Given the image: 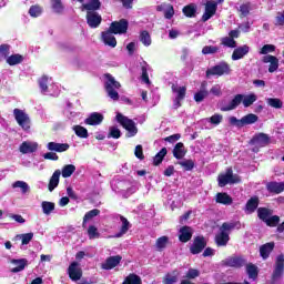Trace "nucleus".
I'll return each mask as SVG.
<instances>
[{
  "mask_svg": "<svg viewBox=\"0 0 284 284\" xmlns=\"http://www.w3.org/2000/svg\"><path fill=\"white\" fill-rule=\"evenodd\" d=\"M106 81L104 83L105 92L108 93V97L112 99V101H119V90L121 88V82L116 81L114 77L110 73L104 74ZM115 89V90H114Z\"/></svg>",
  "mask_w": 284,
  "mask_h": 284,
  "instance_id": "nucleus-1",
  "label": "nucleus"
},
{
  "mask_svg": "<svg viewBox=\"0 0 284 284\" xmlns=\"http://www.w3.org/2000/svg\"><path fill=\"white\" fill-rule=\"evenodd\" d=\"M116 121L126 130V139H131V136H136L139 134V129L136 128V123L134 121L121 113L116 114Z\"/></svg>",
  "mask_w": 284,
  "mask_h": 284,
  "instance_id": "nucleus-2",
  "label": "nucleus"
},
{
  "mask_svg": "<svg viewBox=\"0 0 284 284\" xmlns=\"http://www.w3.org/2000/svg\"><path fill=\"white\" fill-rule=\"evenodd\" d=\"M241 181V178L234 174L232 168L226 169L225 173H221L217 176L219 187H225V185H234Z\"/></svg>",
  "mask_w": 284,
  "mask_h": 284,
  "instance_id": "nucleus-3",
  "label": "nucleus"
},
{
  "mask_svg": "<svg viewBox=\"0 0 284 284\" xmlns=\"http://www.w3.org/2000/svg\"><path fill=\"white\" fill-rule=\"evenodd\" d=\"M250 145H253L252 152L258 153L261 148H267L272 143V138L267 133H257L250 140Z\"/></svg>",
  "mask_w": 284,
  "mask_h": 284,
  "instance_id": "nucleus-4",
  "label": "nucleus"
},
{
  "mask_svg": "<svg viewBox=\"0 0 284 284\" xmlns=\"http://www.w3.org/2000/svg\"><path fill=\"white\" fill-rule=\"evenodd\" d=\"M258 122V115L254 113H248L242 116L240 120L236 116H230L229 123L230 125H235V128H245V125H254V123Z\"/></svg>",
  "mask_w": 284,
  "mask_h": 284,
  "instance_id": "nucleus-5",
  "label": "nucleus"
},
{
  "mask_svg": "<svg viewBox=\"0 0 284 284\" xmlns=\"http://www.w3.org/2000/svg\"><path fill=\"white\" fill-rule=\"evenodd\" d=\"M13 115H14V119H16L18 125H20V128H22V130L28 132V130H30V124H31L30 115H28V113H26L21 109H14Z\"/></svg>",
  "mask_w": 284,
  "mask_h": 284,
  "instance_id": "nucleus-6",
  "label": "nucleus"
},
{
  "mask_svg": "<svg viewBox=\"0 0 284 284\" xmlns=\"http://www.w3.org/2000/svg\"><path fill=\"white\" fill-rule=\"evenodd\" d=\"M230 72H232L230 64H227V62H221L220 64L207 69L206 77L207 79H210V77H223V74H230Z\"/></svg>",
  "mask_w": 284,
  "mask_h": 284,
  "instance_id": "nucleus-7",
  "label": "nucleus"
},
{
  "mask_svg": "<svg viewBox=\"0 0 284 284\" xmlns=\"http://www.w3.org/2000/svg\"><path fill=\"white\" fill-rule=\"evenodd\" d=\"M223 267H235V270H241L247 265V261L242 256H230L222 261Z\"/></svg>",
  "mask_w": 284,
  "mask_h": 284,
  "instance_id": "nucleus-8",
  "label": "nucleus"
},
{
  "mask_svg": "<svg viewBox=\"0 0 284 284\" xmlns=\"http://www.w3.org/2000/svg\"><path fill=\"white\" fill-rule=\"evenodd\" d=\"M129 26L130 23L126 19H121L119 21H113L109 27V31L113 34H125Z\"/></svg>",
  "mask_w": 284,
  "mask_h": 284,
  "instance_id": "nucleus-9",
  "label": "nucleus"
},
{
  "mask_svg": "<svg viewBox=\"0 0 284 284\" xmlns=\"http://www.w3.org/2000/svg\"><path fill=\"white\" fill-rule=\"evenodd\" d=\"M205 247H207V241H205L203 235H199L194 237L193 243L190 246V252L193 255L201 254Z\"/></svg>",
  "mask_w": 284,
  "mask_h": 284,
  "instance_id": "nucleus-10",
  "label": "nucleus"
},
{
  "mask_svg": "<svg viewBox=\"0 0 284 284\" xmlns=\"http://www.w3.org/2000/svg\"><path fill=\"white\" fill-rule=\"evenodd\" d=\"M219 9V2L215 1H207L205 3V11L202 16L201 21L205 23L206 21H210L214 14H216V10Z\"/></svg>",
  "mask_w": 284,
  "mask_h": 284,
  "instance_id": "nucleus-11",
  "label": "nucleus"
},
{
  "mask_svg": "<svg viewBox=\"0 0 284 284\" xmlns=\"http://www.w3.org/2000/svg\"><path fill=\"white\" fill-rule=\"evenodd\" d=\"M69 278L77 283V281H81L83 277V270L79 267V262H72L68 267Z\"/></svg>",
  "mask_w": 284,
  "mask_h": 284,
  "instance_id": "nucleus-12",
  "label": "nucleus"
},
{
  "mask_svg": "<svg viewBox=\"0 0 284 284\" xmlns=\"http://www.w3.org/2000/svg\"><path fill=\"white\" fill-rule=\"evenodd\" d=\"M103 18L97 11H87V23L89 28L95 29L101 26Z\"/></svg>",
  "mask_w": 284,
  "mask_h": 284,
  "instance_id": "nucleus-13",
  "label": "nucleus"
},
{
  "mask_svg": "<svg viewBox=\"0 0 284 284\" xmlns=\"http://www.w3.org/2000/svg\"><path fill=\"white\" fill-rule=\"evenodd\" d=\"M284 274V254L277 255L275 260V267L272 274V280L277 281Z\"/></svg>",
  "mask_w": 284,
  "mask_h": 284,
  "instance_id": "nucleus-14",
  "label": "nucleus"
},
{
  "mask_svg": "<svg viewBox=\"0 0 284 284\" xmlns=\"http://www.w3.org/2000/svg\"><path fill=\"white\" fill-rule=\"evenodd\" d=\"M122 260L123 257L121 255L110 256L104 263H102L101 267L102 270H114V267H116Z\"/></svg>",
  "mask_w": 284,
  "mask_h": 284,
  "instance_id": "nucleus-15",
  "label": "nucleus"
},
{
  "mask_svg": "<svg viewBox=\"0 0 284 284\" xmlns=\"http://www.w3.org/2000/svg\"><path fill=\"white\" fill-rule=\"evenodd\" d=\"M179 232V241L181 243H189V241H192V236L194 234L192 226L184 225L180 229Z\"/></svg>",
  "mask_w": 284,
  "mask_h": 284,
  "instance_id": "nucleus-16",
  "label": "nucleus"
},
{
  "mask_svg": "<svg viewBox=\"0 0 284 284\" xmlns=\"http://www.w3.org/2000/svg\"><path fill=\"white\" fill-rule=\"evenodd\" d=\"M214 241L217 247H225L230 243V233L224 230H220L215 235Z\"/></svg>",
  "mask_w": 284,
  "mask_h": 284,
  "instance_id": "nucleus-17",
  "label": "nucleus"
},
{
  "mask_svg": "<svg viewBox=\"0 0 284 284\" xmlns=\"http://www.w3.org/2000/svg\"><path fill=\"white\" fill-rule=\"evenodd\" d=\"M103 116L100 112H92L85 120V125H101L103 123Z\"/></svg>",
  "mask_w": 284,
  "mask_h": 284,
  "instance_id": "nucleus-18",
  "label": "nucleus"
},
{
  "mask_svg": "<svg viewBox=\"0 0 284 284\" xmlns=\"http://www.w3.org/2000/svg\"><path fill=\"white\" fill-rule=\"evenodd\" d=\"M261 203V200L258 199V196L254 195L251 199L247 200L246 204H245V212L247 214H254V212H256V210H258V205Z\"/></svg>",
  "mask_w": 284,
  "mask_h": 284,
  "instance_id": "nucleus-19",
  "label": "nucleus"
},
{
  "mask_svg": "<svg viewBox=\"0 0 284 284\" xmlns=\"http://www.w3.org/2000/svg\"><path fill=\"white\" fill-rule=\"evenodd\" d=\"M262 61L264 63H270L268 65V72L274 73L276 70H278V58L276 55L267 54L262 58Z\"/></svg>",
  "mask_w": 284,
  "mask_h": 284,
  "instance_id": "nucleus-20",
  "label": "nucleus"
},
{
  "mask_svg": "<svg viewBox=\"0 0 284 284\" xmlns=\"http://www.w3.org/2000/svg\"><path fill=\"white\" fill-rule=\"evenodd\" d=\"M47 150L50 152H68L70 150V144L68 143H57V142H49L47 144Z\"/></svg>",
  "mask_w": 284,
  "mask_h": 284,
  "instance_id": "nucleus-21",
  "label": "nucleus"
},
{
  "mask_svg": "<svg viewBox=\"0 0 284 284\" xmlns=\"http://www.w3.org/2000/svg\"><path fill=\"white\" fill-rule=\"evenodd\" d=\"M243 103V94H236L231 102L221 109L222 112H230L232 110H236L237 105Z\"/></svg>",
  "mask_w": 284,
  "mask_h": 284,
  "instance_id": "nucleus-22",
  "label": "nucleus"
},
{
  "mask_svg": "<svg viewBox=\"0 0 284 284\" xmlns=\"http://www.w3.org/2000/svg\"><path fill=\"white\" fill-rule=\"evenodd\" d=\"M250 53V47L247 44H244L242 47L236 48L232 53V60L239 61L243 59L246 54Z\"/></svg>",
  "mask_w": 284,
  "mask_h": 284,
  "instance_id": "nucleus-23",
  "label": "nucleus"
},
{
  "mask_svg": "<svg viewBox=\"0 0 284 284\" xmlns=\"http://www.w3.org/2000/svg\"><path fill=\"white\" fill-rule=\"evenodd\" d=\"M102 41L105 45H109L110 48H116V38L113 36L110 29L102 32Z\"/></svg>",
  "mask_w": 284,
  "mask_h": 284,
  "instance_id": "nucleus-24",
  "label": "nucleus"
},
{
  "mask_svg": "<svg viewBox=\"0 0 284 284\" xmlns=\"http://www.w3.org/2000/svg\"><path fill=\"white\" fill-rule=\"evenodd\" d=\"M179 276H181V272L179 270H173L171 273H166L162 280L163 284H175L179 283Z\"/></svg>",
  "mask_w": 284,
  "mask_h": 284,
  "instance_id": "nucleus-25",
  "label": "nucleus"
},
{
  "mask_svg": "<svg viewBox=\"0 0 284 284\" xmlns=\"http://www.w3.org/2000/svg\"><path fill=\"white\" fill-rule=\"evenodd\" d=\"M215 202L220 203V205H232V203H234V199L225 192H219L215 195Z\"/></svg>",
  "mask_w": 284,
  "mask_h": 284,
  "instance_id": "nucleus-26",
  "label": "nucleus"
},
{
  "mask_svg": "<svg viewBox=\"0 0 284 284\" xmlns=\"http://www.w3.org/2000/svg\"><path fill=\"white\" fill-rule=\"evenodd\" d=\"M59 179H61V170H55L49 180L48 190L54 192L59 187Z\"/></svg>",
  "mask_w": 284,
  "mask_h": 284,
  "instance_id": "nucleus-27",
  "label": "nucleus"
},
{
  "mask_svg": "<svg viewBox=\"0 0 284 284\" xmlns=\"http://www.w3.org/2000/svg\"><path fill=\"white\" fill-rule=\"evenodd\" d=\"M266 190L270 194H281V192H284V182H268Z\"/></svg>",
  "mask_w": 284,
  "mask_h": 284,
  "instance_id": "nucleus-28",
  "label": "nucleus"
},
{
  "mask_svg": "<svg viewBox=\"0 0 284 284\" xmlns=\"http://www.w3.org/2000/svg\"><path fill=\"white\" fill-rule=\"evenodd\" d=\"M120 221L122 225L120 227V232L113 236L114 239H121V236L128 234V231L132 227V224H130V221H128L125 216L120 215Z\"/></svg>",
  "mask_w": 284,
  "mask_h": 284,
  "instance_id": "nucleus-29",
  "label": "nucleus"
},
{
  "mask_svg": "<svg viewBox=\"0 0 284 284\" xmlns=\"http://www.w3.org/2000/svg\"><path fill=\"white\" fill-rule=\"evenodd\" d=\"M186 154H187V150L185 149V144H183V142L176 143L173 149L174 159H178V161H181V159H183Z\"/></svg>",
  "mask_w": 284,
  "mask_h": 284,
  "instance_id": "nucleus-30",
  "label": "nucleus"
},
{
  "mask_svg": "<svg viewBox=\"0 0 284 284\" xmlns=\"http://www.w3.org/2000/svg\"><path fill=\"white\" fill-rule=\"evenodd\" d=\"M38 148L39 144L24 141L21 143L19 150L21 154H32Z\"/></svg>",
  "mask_w": 284,
  "mask_h": 284,
  "instance_id": "nucleus-31",
  "label": "nucleus"
},
{
  "mask_svg": "<svg viewBox=\"0 0 284 284\" xmlns=\"http://www.w3.org/2000/svg\"><path fill=\"white\" fill-rule=\"evenodd\" d=\"M274 242H268L266 244H263L260 247V256H262V258L267 260L270 258V254H272V252H274Z\"/></svg>",
  "mask_w": 284,
  "mask_h": 284,
  "instance_id": "nucleus-32",
  "label": "nucleus"
},
{
  "mask_svg": "<svg viewBox=\"0 0 284 284\" xmlns=\"http://www.w3.org/2000/svg\"><path fill=\"white\" fill-rule=\"evenodd\" d=\"M274 214V211L272 209L261 206L257 209V217L260 221H263L265 223L270 216Z\"/></svg>",
  "mask_w": 284,
  "mask_h": 284,
  "instance_id": "nucleus-33",
  "label": "nucleus"
},
{
  "mask_svg": "<svg viewBox=\"0 0 284 284\" xmlns=\"http://www.w3.org/2000/svg\"><path fill=\"white\" fill-rule=\"evenodd\" d=\"M11 263L13 265H17L16 267L11 268V272L13 274H18V272H23V270H26V266L28 265V260L27 258L12 260Z\"/></svg>",
  "mask_w": 284,
  "mask_h": 284,
  "instance_id": "nucleus-34",
  "label": "nucleus"
},
{
  "mask_svg": "<svg viewBox=\"0 0 284 284\" xmlns=\"http://www.w3.org/2000/svg\"><path fill=\"white\" fill-rule=\"evenodd\" d=\"M82 8L87 12H97V10H101V0H90L88 3L82 4Z\"/></svg>",
  "mask_w": 284,
  "mask_h": 284,
  "instance_id": "nucleus-35",
  "label": "nucleus"
},
{
  "mask_svg": "<svg viewBox=\"0 0 284 284\" xmlns=\"http://www.w3.org/2000/svg\"><path fill=\"white\" fill-rule=\"evenodd\" d=\"M220 230H223L224 232H227L229 234L232 232V230H241V221L224 222V223H222Z\"/></svg>",
  "mask_w": 284,
  "mask_h": 284,
  "instance_id": "nucleus-36",
  "label": "nucleus"
},
{
  "mask_svg": "<svg viewBox=\"0 0 284 284\" xmlns=\"http://www.w3.org/2000/svg\"><path fill=\"white\" fill-rule=\"evenodd\" d=\"M246 265V274L251 281H256L258 278V266L255 264L248 263Z\"/></svg>",
  "mask_w": 284,
  "mask_h": 284,
  "instance_id": "nucleus-37",
  "label": "nucleus"
},
{
  "mask_svg": "<svg viewBox=\"0 0 284 284\" xmlns=\"http://www.w3.org/2000/svg\"><path fill=\"white\" fill-rule=\"evenodd\" d=\"M182 12L187 19H194V17H196V4L190 3L184 6Z\"/></svg>",
  "mask_w": 284,
  "mask_h": 284,
  "instance_id": "nucleus-38",
  "label": "nucleus"
},
{
  "mask_svg": "<svg viewBox=\"0 0 284 284\" xmlns=\"http://www.w3.org/2000/svg\"><path fill=\"white\" fill-rule=\"evenodd\" d=\"M32 239H34V233L30 232V233L16 235L12 239V241H21L22 245H28L30 243V241H32Z\"/></svg>",
  "mask_w": 284,
  "mask_h": 284,
  "instance_id": "nucleus-39",
  "label": "nucleus"
},
{
  "mask_svg": "<svg viewBox=\"0 0 284 284\" xmlns=\"http://www.w3.org/2000/svg\"><path fill=\"white\" fill-rule=\"evenodd\" d=\"M168 245H170V237L166 235H163L155 241V247L158 252H163Z\"/></svg>",
  "mask_w": 284,
  "mask_h": 284,
  "instance_id": "nucleus-40",
  "label": "nucleus"
},
{
  "mask_svg": "<svg viewBox=\"0 0 284 284\" xmlns=\"http://www.w3.org/2000/svg\"><path fill=\"white\" fill-rule=\"evenodd\" d=\"M172 92L176 94L175 99H185V94H187V87H176V84L171 85Z\"/></svg>",
  "mask_w": 284,
  "mask_h": 284,
  "instance_id": "nucleus-41",
  "label": "nucleus"
},
{
  "mask_svg": "<svg viewBox=\"0 0 284 284\" xmlns=\"http://www.w3.org/2000/svg\"><path fill=\"white\" fill-rule=\"evenodd\" d=\"M165 156H168V149L162 148L159 151V153H156L155 156L153 158V165H155V166L161 165V163H163V159H165Z\"/></svg>",
  "mask_w": 284,
  "mask_h": 284,
  "instance_id": "nucleus-42",
  "label": "nucleus"
},
{
  "mask_svg": "<svg viewBox=\"0 0 284 284\" xmlns=\"http://www.w3.org/2000/svg\"><path fill=\"white\" fill-rule=\"evenodd\" d=\"M99 214H101V211L99 209H93L87 212L83 216L82 226L85 227V223H88V221H92V219H94V216H99Z\"/></svg>",
  "mask_w": 284,
  "mask_h": 284,
  "instance_id": "nucleus-43",
  "label": "nucleus"
},
{
  "mask_svg": "<svg viewBox=\"0 0 284 284\" xmlns=\"http://www.w3.org/2000/svg\"><path fill=\"white\" fill-rule=\"evenodd\" d=\"M73 172H77V166H74V164H67L62 168V172L60 173L62 174L63 179H70Z\"/></svg>",
  "mask_w": 284,
  "mask_h": 284,
  "instance_id": "nucleus-44",
  "label": "nucleus"
},
{
  "mask_svg": "<svg viewBox=\"0 0 284 284\" xmlns=\"http://www.w3.org/2000/svg\"><path fill=\"white\" fill-rule=\"evenodd\" d=\"M41 206H42L43 214H45L47 216H50V214L54 212L55 204L53 202L43 201Z\"/></svg>",
  "mask_w": 284,
  "mask_h": 284,
  "instance_id": "nucleus-45",
  "label": "nucleus"
},
{
  "mask_svg": "<svg viewBox=\"0 0 284 284\" xmlns=\"http://www.w3.org/2000/svg\"><path fill=\"white\" fill-rule=\"evenodd\" d=\"M7 63L9 65H19V63H23V55L17 53L8 57Z\"/></svg>",
  "mask_w": 284,
  "mask_h": 284,
  "instance_id": "nucleus-46",
  "label": "nucleus"
},
{
  "mask_svg": "<svg viewBox=\"0 0 284 284\" xmlns=\"http://www.w3.org/2000/svg\"><path fill=\"white\" fill-rule=\"evenodd\" d=\"M73 130L79 139H88L90 136V134L88 133V129H85L84 126L74 125Z\"/></svg>",
  "mask_w": 284,
  "mask_h": 284,
  "instance_id": "nucleus-47",
  "label": "nucleus"
},
{
  "mask_svg": "<svg viewBox=\"0 0 284 284\" xmlns=\"http://www.w3.org/2000/svg\"><path fill=\"white\" fill-rule=\"evenodd\" d=\"M256 99H257V97L254 93H251L248 95H243L242 103H243L244 108H250L251 105H254Z\"/></svg>",
  "mask_w": 284,
  "mask_h": 284,
  "instance_id": "nucleus-48",
  "label": "nucleus"
},
{
  "mask_svg": "<svg viewBox=\"0 0 284 284\" xmlns=\"http://www.w3.org/2000/svg\"><path fill=\"white\" fill-rule=\"evenodd\" d=\"M178 163L179 165H181V168H184L185 172H192V170H194V166L196 165V163L192 159L180 161Z\"/></svg>",
  "mask_w": 284,
  "mask_h": 284,
  "instance_id": "nucleus-49",
  "label": "nucleus"
},
{
  "mask_svg": "<svg viewBox=\"0 0 284 284\" xmlns=\"http://www.w3.org/2000/svg\"><path fill=\"white\" fill-rule=\"evenodd\" d=\"M122 284H143V282L141 281V276L133 273L126 276Z\"/></svg>",
  "mask_w": 284,
  "mask_h": 284,
  "instance_id": "nucleus-50",
  "label": "nucleus"
},
{
  "mask_svg": "<svg viewBox=\"0 0 284 284\" xmlns=\"http://www.w3.org/2000/svg\"><path fill=\"white\" fill-rule=\"evenodd\" d=\"M199 276H201L199 268H189L184 278H186V281H194V278H199Z\"/></svg>",
  "mask_w": 284,
  "mask_h": 284,
  "instance_id": "nucleus-51",
  "label": "nucleus"
},
{
  "mask_svg": "<svg viewBox=\"0 0 284 284\" xmlns=\"http://www.w3.org/2000/svg\"><path fill=\"white\" fill-rule=\"evenodd\" d=\"M140 41L143 43V45H152V38L150 37V32H148V30L141 31Z\"/></svg>",
  "mask_w": 284,
  "mask_h": 284,
  "instance_id": "nucleus-52",
  "label": "nucleus"
},
{
  "mask_svg": "<svg viewBox=\"0 0 284 284\" xmlns=\"http://www.w3.org/2000/svg\"><path fill=\"white\" fill-rule=\"evenodd\" d=\"M264 223L267 225V227H278L281 217L278 215H271Z\"/></svg>",
  "mask_w": 284,
  "mask_h": 284,
  "instance_id": "nucleus-53",
  "label": "nucleus"
},
{
  "mask_svg": "<svg viewBox=\"0 0 284 284\" xmlns=\"http://www.w3.org/2000/svg\"><path fill=\"white\" fill-rule=\"evenodd\" d=\"M12 187H20L22 194H28V192H30V185H28V183L23 181H16L12 184Z\"/></svg>",
  "mask_w": 284,
  "mask_h": 284,
  "instance_id": "nucleus-54",
  "label": "nucleus"
},
{
  "mask_svg": "<svg viewBox=\"0 0 284 284\" xmlns=\"http://www.w3.org/2000/svg\"><path fill=\"white\" fill-rule=\"evenodd\" d=\"M267 103L271 108H275V110H281V108H283V101L278 98H268Z\"/></svg>",
  "mask_w": 284,
  "mask_h": 284,
  "instance_id": "nucleus-55",
  "label": "nucleus"
},
{
  "mask_svg": "<svg viewBox=\"0 0 284 284\" xmlns=\"http://www.w3.org/2000/svg\"><path fill=\"white\" fill-rule=\"evenodd\" d=\"M43 9L39 4L31 6L29 9L30 17H41Z\"/></svg>",
  "mask_w": 284,
  "mask_h": 284,
  "instance_id": "nucleus-56",
  "label": "nucleus"
},
{
  "mask_svg": "<svg viewBox=\"0 0 284 284\" xmlns=\"http://www.w3.org/2000/svg\"><path fill=\"white\" fill-rule=\"evenodd\" d=\"M51 8L57 14L63 12V3L61 0H51Z\"/></svg>",
  "mask_w": 284,
  "mask_h": 284,
  "instance_id": "nucleus-57",
  "label": "nucleus"
},
{
  "mask_svg": "<svg viewBox=\"0 0 284 284\" xmlns=\"http://www.w3.org/2000/svg\"><path fill=\"white\" fill-rule=\"evenodd\" d=\"M221 44L225 48H236V40L229 37H224L221 40Z\"/></svg>",
  "mask_w": 284,
  "mask_h": 284,
  "instance_id": "nucleus-58",
  "label": "nucleus"
},
{
  "mask_svg": "<svg viewBox=\"0 0 284 284\" xmlns=\"http://www.w3.org/2000/svg\"><path fill=\"white\" fill-rule=\"evenodd\" d=\"M88 236L90 240L99 239L101 236V233H99V229L94 225H90L88 229Z\"/></svg>",
  "mask_w": 284,
  "mask_h": 284,
  "instance_id": "nucleus-59",
  "label": "nucleus"
},
{
  "mask_svg": "<svg viewBox=\"0 0 284 284\" xmlns=\"http://www.w3.org/2000/svg\"><path fill=\"white\" fill-rule=\"evenodd\" d=\"M39 88L41 92H47L48 91V75H42L39 80Z\"/></svg>",
  "mask_w": 284,
  "mask_h": 284,
  "instance_id": "nucleus-60",
  "label": "nucleus"
},
{
  "mask_svg": "<svg viewBox=\"0 0 284 284\" xmlns=\"http://www.w3.org/2000/svg\"><path fill=\"white\" fill-rule=\"evenodd\" d=\"M219 52V47L205 45L202 49V54H216Z\"/></svg>",
  "mask_w": 284,
  "mask_h": 284,
  "instance_id": "nucleus-61",
  "label": "nucleus"
},
{
  "mask_svg": "<svg viewBox=\"0 0 284 284\" xmlns=\"http://www.w3.org/2000/svg\"><path fill=\"white\" fill-rule=\"evenodd\" d=\"M250 10H251L250 2L241 4L240 6L241 17H247V14H250Z\"/></svg>",
  "mask_w": 284,
  "mask_h": 284,
  "instance_id": "nucleus-62",
  "label": "nucleus"
},
{
  "mask_svg": "<svg viewBox=\"0 0 284 284\" xmlns=\"http://www.w3.org/2000/svg\"><path fill=\"white\" fill-rule=\"evenodd\" d=\"M172 17H174V6L168 3L166 9L164 11V18L170 20L172 19Z\"/></svg>",
  "mask_w": 284,
  "mask_h": 284,
  "instance_id": "nucleus-63",
  "label": "nucleus"
},
{
  "mask_svg": "<svg viewBox=\"0 0 284 284\" xmlns=\"http://www.w3.org/2000/svg\"><path fill=\"white\" fill-rule=\"evenodd\" d=\"M275 26H284V11L277 12L275 17Z\"/></svg>",
  "mask_w": 284,
  "mask_h": 284,
  "instance_id": "nucleus-64",
  "label": "nucleus"
}]
</instances>
